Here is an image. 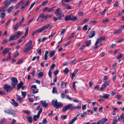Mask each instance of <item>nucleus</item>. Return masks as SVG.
<instances>
[{
  "mask_svg": "<svg viewBox=\"0 0 124 124\" xmlns=\"http://www.w3.org/2000/svg\"><path fill=\"white\" fill-rule=\"evenodd\" d=\"M39 17L42 18L41 20V22H43L44 21L46 20V19H45V14H40L39 16Z\"/></svg>",
  "mask_w": 124,
  "mask_h": 124,
  "instance_id": "obj_18",
  "label": "nucleus"
},
{
  "mask_svg": "<svg viewBox=\"0 0 124 124\" xmlns=\"http://www.w3.org/2000/svg\"><path fill=\"white\" fill-rule=\"evenodd\" d=\"M14 7V6L13 5H12L9 8L7 9V10L8 13H10L12 11Z\"/></svg>",
  "mask_w": 124,
  "mask_h": 124,
  "instance_id": "obj_20",
  "label": "nucleus"
},
{
  "mask_svg": "<svg viewBox=\"0 0 124 124\" xmlns=\"http://www.w3.org/2000/svg\"><path fill=\"white\" fill-rule=\"evenodd\" d=\"M110 95L108 94H104V98L105 99H108Z\"/></svg>",
  "mask_w": 124,
  "mask_h": 124,
  "instance_id": "obj_43",
  "label": "nucleus"
},
{
  "mask_svg": "<svg viewBox=\"0 0 124 124\" xmlns=\"http://www.w3.org/2000/svg\"><path fill=\"white\" fill-rule=\"evenodd\" d=\"M24 18L23 17L22 18L21 20L19 22V23H18L19 26H21V25L22 24L23 22L24 21Z\"/></svg>",
  "mask_w": 124,
  "mask_h": 124,
  "instance_id": "obj_46",
  "label": "nucleus"
},
{
  "mask_svg": "<svg viewBox=\"0 0 124 124\" xmlns=\"http://www.w3.org/2000/svg\"><path fill=\"white\" fill-rule=\"evenodd\" d=\"M106 87L108 86L109 85V82L107 81H105L103 84Z\"/></svg>",
  "mask_w": 124,
  "mask_h": 124,
  "instance_id": "obj_38",
  "label": "nucleus"
},
{
  "mask_svg": "<svg viewBox=\"0 0 124 124\" xmlns=\"http://www.w3.org/2000/svg\"><path fill=\"white\" fill-rule=\"evenodd\" d=\"M109 21V19L108 18H107L103 20V22L104 23H106L108 22Z\"/></svg>",
  "mask_w": 124,
  "mask_h": 124,
  "instance_id": "obj_64",
  "label": "nucleus"
},
{
  "mask_svg": "<svg viewBox=\"0 0 124 124\" xmlns=\"http://www.w3.org/2000/svg\"><path fill=\"white\" fill-rule=\"evenodd\" d=\"M15 36L14 35L10 36H9V41L10 42L12 41L15 39Z\"/></svg>",
  "mask_w": 124,
  "mask_h": 124,
  "instance_id": "obj_26",
  "label": "nucleus"
},
{
  "mask_svg": "<svg viewBox=\"0 0 124 124\" xmlns=\"http://www.w3.org/2000/svg\"><path fill=\"white\" fill-rule=\"evenodd\" d=\"M52 27V26H51L50 24H48L43 26H42L41 28H40L41 32L47 29L48 28L51 29Z\"/></svg>",
  "mask_w": 124,
  "mask_h": 124,
  "instance_id": "obj_10",
  "label": "nucleus"
},
{
  "mask_svg": "<svg viewBox=\"0 0 124 124\" xmlns=\"http://www.w3.org/2000/svg\"><path fill=\"white\" fill-rule=\"evenodd\" d=\"M66 6L65 8L69 10L71 9L72 8L68 4V5H67Z\"/></svg>",
  "mask_w": 124,
  "mask_h": 124,
  "instance_id": "obj_59",
  "label": "nucleus"
},
{
  "mask_svg": "<svg viewBox=\"0 0 124 124\" xmlns=\"http://www.w3.org/2000/svg\"><path fill=\"white\" fill-rule=\"evenodd\" d=\"M76 33V31H74L73 32V33H72V35L70 36L68 38L69 39H70L72 38L74 35H75V34Z\"/></svg>",
  "mask_w": 124,
  "mask_h": 124,
  "instance_id": "obj_42",
  "label": "nucleus"
},
{
  "mask_svg": "<svg viewBox=\"0 0 124 124\" xmlns=\"http://www.w3.org/2000/svg\"><path fill=\"white\" fill-rule=\"evenodd\" d=\"M117 122L118 121L116 119V118H115L113 120L112 124H116Z\"/></svg>",
  "mask_w": 124,
  "mask_h": 124,
  "instance_id": "obj_53",
  "label": "nucleus"
},
{
  "mask_svg": "<svg viewBox=\"0 0 124 124\" xmlns=\"http://www.w3.org/2000/svg\"><path fill=\"white\" fill-rule=\"evenodd\" d=\"M101 41L104 39H105V36H102L101 37L99 38H98Z\"/></svg>",
  "mask_w": 124,
  "mask_h": 124,
  "instance_id": "obj_49",
  "label": "nucleus"
},
{
  "mask_svg": "<svg viewBox=\"0 0 124 124\" xmlns=\"http://www.w3.org/2000/svg\"><path fill=\"white\" fill-rule=\"evenodd\" d=\"M122 31V30L121 29H119L116 31L114 33V34H116L117 35L119 33Z\"/></svg>",
  "mask_w": 124,
  "mask_h": 124,
  "instance_id": "obj_32",
  "label": "nucleus"
},
{
  "mask_svg": "<svg viewBox=\"0 0 124 124\" xmlns=\"http://www.w3.org/2000/svg\"><path fill=\"white\" fill-rule=\"evenodd\" d=\"M53 16L52 15H46L45 16V19H46L47 18H49L52 17Z\"/></svg>",
  "mask_w": 124,
  "mask_h": 124,
  "instance_id": "obj_44",
  "label": "nucleus"
},
{
  "mask_svg": "<svg viewBox=\"0 0 124 124\" xmlns=\"http://www.w3.org/2000/svg\"><path fill=\"white\" fill-rule=\"evenodd\" d=\"M47 123V122L45 118H44L43 120L42 123L44 124H46Z\"/></svg>",
  "mask_w": 124,
  "mask_h": 124,
  "instance_id": "obj_60",
  "label": "nucleus"
},
{
  "mask_svg": "<svg viewBox=\"0 0 124 124\" xmlns=\"http://www.w3.org/2000/svg\"><path fill=\"white\" fill-rule=\"evenodd\" d=\"M65 0H62V2L63 6H65L68 5V4L65 3Z\"/></svg>",
  "mask_w": 124,
  "mask_h": 124,
  "instance_id": "obj_50",
  "label": "nucleus"
},
{
  "mask_svg": "<svg viewBox=\"0 0 124 124\" xmlns=\"http://www.w3.org/2000/svg\"><path fill=\"white\" fill-rule=\"evenodd\" d=\"M58 101L56 99L53 100L52 101V104L55 107L57 104Z\"/></svg>",
  "mask_w": 124,
  "mask_h": 124,
  "instance_id": "obj_25",
  "label": "nucleus"
},
{
  "mask_svg": "<svg viewBox=\"0 0 124 124\" xmlns=\"http://www.w3.org/2000/svg\"><path fill=\"white\" fill-rule=\"evenodd\" d=\"M81 108V106H79L77 107H74L73 106V109H79Z\"/></svg>",
  "mask_w": 124,
  "mask_h": 124,
  "instance_id": "obj_54",
  "label": "nucleus"
},
{
  "mask_svg": "<svg viewBox=\"0 0 124 124\" xmlns=\"http://www.w3.org/2000/svg\"><path fill=\"white\" fill-rule=\"evenodd\" d=\"M63 106V104L61 102H59L57 103V104L56 105V106L55 107L56 109H58L60 108H61Z\"/></svg>",
  "mask_w": 124,
  "mask_h": 124,
  "instance_id": "obj_19",
  "label": "nucleus"
},
{
  "mask_svg": "<svg viewBox=\"0 0 124 124\" xmlns=\"http://www.w3.org/2000/svg\"><path fill=\"white\" fill-rule=\"evenodd\" d=\"M42 108L41 107L38 111L37 115H34L33 116V120L34 121H36L37 120V118H39L40 114L42 112Z\"/></svg>",
  "mask_w": 124,
  "mask_h": 124,
  "instance_id": "obj_9",
  "label": "nucleus"
},
{
  "mask_svg": "<svg viewBox=\"0 0 124 124\" xmlns=\"http://www.w3.org/2000/svg\"><path fill=\"white\" fill-rule=\"evenodd\" d=\"M55 8V7H54L50 8H49V12L54 11L55 10L54 9Z\"/></svg>",
  "mask_w": 124,
  "mask_h": 124,
  "instance_id": "obj_63",
  "label": "nucleus"
},
{
  "mask_svg": "<svg viewBox=\"0 0 124 124\" xmlns=\"http://www.w3.org/2000/svg\"><path fill=\"white\" fill-rule=\"evenodd\" d=\"M23 85V83L22 81H21L19 83L17 84V88L18 90H19L20 88Z\"/></svg>",
  "mask_w": 124,
  "mask_h": 124,
  "instance_id": "obj_16",
  "label": "nucleus"
},
{
  "mask_svg": "<svg viewBox=\"0 0 124 124\" xmlns=\"http://www.w3.org/2000/svg\"><path fill=\"white\" fill-rule=\"evenodd\" d=\"M11 101L13 102V103H12L11 102H10L13 105H14V106L15 107H16L17 106H18V103L17 102H16L15 101L14 99H12L11 100Z\"/></svg>",
  "mask_w": 124,
  "mask_h": 124,
  "instance_id": "obj_22",
  "label": "nucleus"
},
{
  "mask_svg": "<svg viewBox=\"0 0 124 124\" xmlns=\"http://www.w3.org/2000/svg\"><path fill=\"white\" fill-rule=\"evenodd\" d=\"M23 96V98L24 99L25 97L26 94V92H21Z\"/></svg>",
  "mask_w": 124,
  "mask_h": 124,
  "instance_id": "obj_34",
  "label": "nucleus"
},
{
  "mask_svg": "<svg viewBox=\"0 0 124 124\" xmlns=\"http://www.w3.org/2000/svg\"><path fill=\"white\" fill-rule=\"evenodd\" d=\"M72 14H70L69 15H67L64 18V20L66 21L68 20H71L72 21H74L78 19V18L76 16H71Z\"/></svg>",
  "mask_w": 124,
  "mask_h": 124,
  "instance_id": "obj_4",
  "label": "nucleus"
},
{
  "mask_svg": "<svg viewBox=\"0 0 124 124\" xmlns=\"http://www.w3.org/2000/svg\"><path fill=\"white\" fill-rule=\"evenodd\" d=\"M35 3V2H34L33 3H32L30 6V7L28 10V11H29L33 7Z\"/></svg>",
  "mask_w": 124,
  "mask_h": 124,
  "instance_id": "obj_57",
  "label": "nucleus"
},
{
  "mask_svg": "<svg viewBox=\"0 0 124 124\" xmlns=\"http://www.w3.org/2000/svg\"><path fill=\"white\" fill-rule=\"evenodd\" d=\"M73 109V105L72 104H69L67 105H65L62 109V110L63 112L69 109Z\"/></svg>",
  "mask_w": 124,
  "mask_h": 124,
  "instance_id": "obj_6",
  "label": "nucleus"
},
{
  "mask_svg": "<svg viewBox=\"0 0 124 124\" xmlns=\"http://www.w3.org/2000/svg\"><path fill=\"white\" fill-rule=\"evenodd\" d=\"M41 32V31L40 30V29H39L37 30H35L33 32L32 35L34 36L35 34H37L39 33L40 32Z\"/></svg>",
  "mask_w": 124,
  "mask_h": 124,
  "instance_id": "obj_23",
  "label": "nucleus"
},
{
  "mask_svg": "<svg viewBox=\"0 0 124 124\" xmlns=\"http://www.w3.org/2000/svg\"><path fill=\"white\" fill-rule=\"evenodd\" d=\"M10 49L8 48H6L4 50H3L2 51V53L3 55H5L6 54L8 53H8L9 52L8 51L9 50H10Z\"/></svg>",
  "mask_w": 124,
  "mask_h": 124,
  "instance_id": "obj_15",
  "label": "nucleus"
},
{
  "mask_svg": "<svg viewBox=\"0 0 124 124\" xmlns=\"http://www.w3.org/2000/svg\"><path fill=\"white\" fill-rule=\"evenodd\" d=\"M20 34L19 33L17 32H16L15 33V35H14V36H15V38H19L20 37Z\"/></svg>",
  "mask_w": 124,
  "mask_h": 124,
  "instance_id": "obj_37",
  "label": "nucleus"
},
{
  "mask_svg": "<svg viewBox=\"0 0 124 124\" xmlns=\"http://www.w3.org/2000/svg\"><path fill=\"white\" fill-rule=\"evenodd\" d=\"M5 15V14L3 12L1 13L0 15V16L1 19L3 18Z\"/></svg>",
  "mask_w": 124,
  "mask_h": 124,
  "instance_id": "obj_41",
  "label": "nucleus"
},
{
  "mask_svg": "<svg viewBox=\"0 0 124 124\" xmlns=\"http://www.w3.org/2000/svg\"><path fill=\"white\" fill-rule=\"evenodd\" d=\"M106 87L103 84L102 85V86L101 87L100 89L101 91H102V90Z\"/></svg>",
  "mask_w": 124,
  "mask_h": 124,
  "instance_id": "obj_48",
  "label": "nucleus"
},
{
  "mask_svg": "<svg viewBox=\"0 0 124 124\" xmlns=\"http://www.w3.org/2000/svg\"><path fill=\"white\" fill-rule=\"evenodd\" d=\"M5 118H3L1 120L0 124H4L5 121Z\"/></svg>",
  "mask_w": 124,
  "mask_h": 124,
  "instance_id": "obj_51",
  "label": "nucleus"
},
{
  "mask_svg": "<svg viewBox=\"0 0 124 124\" xmlns=\"http://www.w3.org/2000/svg\"><path fill=\"white\" fill-rule=\"evenodd\" d=\"M108 120V119L103 118L102 119L99 121L97 122L96 124H103Z\"/></svg>",
  "mask_w": 124,
  "mask_h": 124,
  "instance_id": "obj_12",
  "label": "nucleus"
},
{
  "mask_svg": "<svg viewBox=\"0 0 124 124\" xmlns=\"http://www.w3.org/2000/svg\"><path fill=\"white\" fill-rule=\"evenodd\" d=\"M4 3H5V6L4 7V8H6L11 3L10 2H8V1L5 0L4 1Z\"/></svg>",
  "mask_w": 124,
  "mask_h": 124,
  "instance_id": "obj_21",
  "label": "nucleus"
},
{
  "mask_svg": "<svg viewBox=\"0 0 124 124\" xmlns=\"http://www.w3.org/2000/svg\"><path fill=\"white\" fill-rule=\"evenodd\" d=\"M48 53L49 52L48 51H46L44 58V59L45 60H47V55L48 54Z\"/></svg>",
  "mask_w": 124,
  "mask_h": 124,
  "instance_id": "obj_28",
  "label": "nucleus"
},
{
  "mask_svg": "<svg viewBox=\"0 0 124 124\" xmlns=\"http://www.w3.org/2000/svg\"><path fill=\"white\" fill-rule=\"evenodd\" d=\"M61 8H59L56 9L55 12V13L57 16H59L57 18L54 17V19L53 21H56L58 19L61 20L62 19V18L63 17L65 14L64 12H62V11H61Z\"/></svg>",
  "mask_w": 124,
  "mask_h": 124,
  "instance_id": "obj_1",
  "label": "nucleus"
},
{
  "mask_svg": "<svg viewBox=\"0 0 124 124\" xmlns=\"http://www.w3.org/2000/svg\"><path fill=\"white\" fill-rule=\"evenodd\" d=\"M119 5L117 1H116L114 4V5L115 7L118 6Z\"/></svg>",
  "mask_w": 124,
  "mask_h": 124,
  "instance_id": "obj_61",
  "label": "nucleus"
},
{
  "mask_svg": "<svg viewBox=\"0 0 124 124\" xmlns=\"http://www.w3.org/2000/svg\"><path fill=\"white\" fill-rule=\"evenodd\" d=\"M48 74L49 76L51 78H52V72L51 71V69H50L49 70Z\"/></svg>",
  "mask_w": 124,
  "mask_h": 124,
  "instance_id": "obj_52",
  "label": "nucleus"
},
{
  "mask_svg": "<svg viewBox=\"0 0 124 124\" xmlns=\"http://www.w3.org/2000/svg\"><path fill=\"white\" fill-rule=\"evenodd\" d=\"M31 88L32 90L33 93H36L38 92V90L37 89L36 85H34L31 87Z\"/></svg>",
  "mask_w": 124,
  "mask_h": 124,
  "instance_id": "obj_11",
  "label": "nucleus"
},
{
  "mask_svg": "<svg viewBox=\"0 0 124 124\" xmlns=\"http://www.w3.org/2000/svg\"><path fill=\"white\" fill-rule=\"evenodd\" d=\"M48 1L47 0H46L42 3L41 4V5L44 6L48 3Z\"/></svg>",
  "mask_w": 124,
  "mask_h": 124,
  "instance_id": "obj_58",
  "label": "nucleus"
},
{
  "mask_svg": "<svg viewBox=\"0 0 124 124\" xmlns=\"http://www.w3.org/2000/svg\"><path fill=\"white\" fill-rule=\"evenodd\" d=\"M30 2V1L28 0L25 1L24 0H22L16 6V9H17L19 7H20L19 5H20V6L23 5L21 8V9H23L29 6Z\"/></svg>",
  "mask_w": 124,
  "mask_h": 124,
  "instance_id": "obj_2",
  "label": "nucleus"
},
{
  "mask_svg": "<svg viewBox=\"0 0 124 124\" xmlns=\"http://www.w3.org/2000/svg\"><path fill=\"white\" fill-rule=\"evenodd\" d=\"M10 80L12 86L14 88H15L18 82L17 79L15 77H13L11 78Z\"/></svg>",
  "mask_w": 124,
  "mask_h": 124,
  "instance_id": "obj_7",
  "label": "nucleus"
},
{
  "mask_svg": "<svg viewBox=\"0 0 124 124\" xmlns=\"http://www.w3.org/2000/svg\"><path fill=\"white\" fill-rule=\"evenodd\" d=\"M91 40H89L85 42L86 45L87 46H89L91 43Z\"/></svg>",
  "mask_w": 124,
  "mask_h": 124,
  "instance_id": "obj_31",
  "label": "nucleus"
},
{
  "mask_svg": "<svg viewBox=\"0 0 124 124\" xmlns=\"http://www.w3.org/2000/svg\"><path fill=\"white\" fill-rule=\"evenodd\" d=\"M16 96L17 99V101L20 104L22 103L23 101V97H21L20 95L17 94H16Z\"/></svg>",
  "mask_w": 124,
  "mask_h": 124,
  "instance_id": "obj_13",
  "label": "nucleus"
},
{
  "mask_svg": "<svg viewBox=\"0 0 124 124\" xmlns=\"http://www.w3.org/2000/svg\"><path fill=\"white\" fill-rule=\"evenodd\" d=\"M49 8L47 7H46L44 8H43L42 10L43 11H46L47 12H49Z\"/></svg>",
  "mask_w": 124,
  "mask_h": 124,
  "instance_id": "obj_33",
  "label": "nucleus"
},
{
  "mask_svg": "<svg viewBox=\"0 0 124 124\" xmlns=\"http://www.w3.org/2000/svg\"><path fill=\"white\" fill-rule=\"evenodd\" d=\"M78 69H76L74 71V72L72 73L71 75L72 76H73V77H75L76 75V74L77 73L78 71Z\"/></svg>",
  "mask_w": 124,
  "mask_h": 124,
  "instance_id": "obj_36",
  "label": "nucleus"
},
{
  "mask_svg": "<svg viewBox=\"0 0 124 124\" xmlns=\"http://www.w3.org/2000/svg\"><path fill=\"white\" fill-rule=\"evenodd\" d=\"M32 41L30 40L26 44L25 48L23 49V52H28L32 48L33 46L32 45Z\"/></svg>",
  "mask_w": 124,
  "mask_h": 124,
  "instance_id": "obj_3",
  "label": "nucleus"
},
{
  "mask_svg": "<svg viewBox=\"0 0 124 124\" xmlns=\"http://www.w3.org/2000/svg\"><path fill=\"white\" fill-rule=\"evenodd\" d=\"M40 102L42 104V105L43 107L46 108L48 104L46 103V101H41Z\"/></svg>",
  "mask_w": 124,
  "mask_h": 124,
  "instance_id": "obj_14",
  "label": "nucleus"
},
{
  "mask_svg": "<svg viewBox=\"0 0 124 124\" xmlns=\"http://www.w3.org/2000/svg\"><path fill=\"white\" fill-rule=\"evenodd\" d=\"M19 26V25L18 23H16L14 26L13 28L14 29L17 30L18 29V28L19 26Z\"/></svg>",
  "mask_w": 124,
  "mask_h": 124,
  "instance_id": "obj_47",
  "label": "nucleus"
},
{
  "mask_svg": "<svg viewBox=\"0 0 124 124\" xmlns=\"http://www.w3.org/2000/svg\"><path fill=\"white\" fill-rule=\"evenodd\" d=\"M123 55L122 54L118 55L116 58L118 59H121L123 57Z\"/></svg>",
  "mask_w": 124,
  "mask_h": 124,
  "instance_id": "obj_45",
  "label": "nucleus"
},
{
  "mask_svg": "<svg viewBox=\"0 0 124 124\" xmlns=\"http://www.w3.org/2000/svg\"><path fill=\"white\" fill-rule=\"evenodd\" d=\"M69 71V70H68V68H66L64 70V72L65 74H67Z\"/></svg>",
  "mask_w": 124,
  "mask_h": 124,
  "instance_id": "obj_56",
  "label": "nucleus"
},
{
  "mask_svg": "<svg viewBox=\"0 0 124 124\" xmlns=\"http://www.w3.org/2000/svg\"><path fill=\"white\" fill-rule=\"evenodd\" d=\"M23 61V58H21L17 62V64H19L22 62Z\"/></svg>",
  "mask_w": 124,
  "mask_h": 124,
  "instance_id": "obj_62",
  "label": "nucleus"
},
{
  "mask_svg": "<svg viewBox=\"0 0 124 124\" xmlns=\"http://www.w3.org/2000/svg\"><path fill=\"white\" fill-rule=\"evenodd\" d=\"M7 41L8 40H7V39H5L3 40L2 42L1 43L2 44H6L7 43Z\"/></svg>",
  "mask_w": 124,
  "mask_h": 124,
  "instance_id": "obj_55",
  "label": "nucleus"
},
{
  "mask_svg": "<svg viewBox=\"0 0 124 124\" xmlns=\"http://www.w3.org/2000/svg\"><path fill=\"white\" fill-rule=\"evenodd\" d=\"M55 53V51L54 50H53L51 51L49 54L50 57H53L54 56Z\"/></svg>",
  "mask_w": 124,
  "mask_h": 124,
  "instance_id": "obj_30",
  "label": "nucleus"
},
{
  "mask_svg": "<svg viewBox=\"0 0 124 124\" xmlns=\"http://www.w3.org/2000/svg\"><path fill=\"white\" fill-rule=\"evenodd\" d=\"M95 34V32L94 31H92L89 35V37L91 38L94 36Z\"/></svg>",
  "mask_w": 124,
  "mask_h": 124,
  "instance_id": "obj_24",
  "label": "nucleus"
},
{
  "mask_svg": "<svg viewBox=\"0 0 124 124\" xmlns=\"http://www.w3.org/2000/svg\"><path fill=\"white\" fill-rule=\"evenodd\" d=\"M43 72H40L38 74V77H40V78H41L43 76Z\"/></svg>",
  "mask_w": 124,
  "mask_h": 124,
  "instance_id": "obj_39",
  "label": "nucleus"
},
{
  "mask_svg": "<svg viewBox=\"0 0 124 124\" xmlns=\"http://www.w3.org/2000/svg\"><path fill=\"white\" fill-rule=\"evenodd\" d=\"M26 118L28 122L31 124L32 122V117L30 116H26Z\"/></svg>",
  "mask_w": 124,
  "mask_h": 124,
  "instance_id": "obj_17",
  "label": "nucleus"
},
{
  "mask_svg": "<svg viewBox=\"0 0 124 124\" xmlns=\"http://www.w3.org/2000/svg\"><path fill=\"white\" fill-rule=\"evenodd\" d=\"M124 118V113H122L121 115L118 117V120L119 121H121L122 119Z\"/></svg>",
  "mask_w": 124,
  "mask_h": 124,
  "instance_id": "obj_29",
  "label": "nucleus"
},
{
  "mask_svg": "<svg viewBox=\"0 0 124 124\" xmlns=\"http://www.w3.org/2000/svg\"><path fill=\"white\" fill-rule=\"evenodd\" d=\"M4 90L8 93H10L12 90L13 87L12 86L7 84H5L3 86Z\"/></svg>",
  "mask_w": 124,
  "mask_h": 124,
  "instance_id": "obj_5",
  "label": "nucleus"
},
{
  "mask_svg": "<svg viewBox=\"0 0 124 124\" xmlns=\"http://www.w3.org/2000/svg\"><path fill=\"white\" fill-rule=\"evenodd\" d=\"M11 54V53L10 52H8V56L7 57V59L6 60L7 61H8L11 59V57L10 56Z\"/></svg>",
  "mask_w": 124,
  "mask_h": 124,
  "instance_id": "obj_35",
  "label": "nucleus"
},
{
  "mask_svg": "<svg viewBox=\"0 0 124 124\" xmlns=\"http://www.w3.org/2000/svg\"><path fill=\"white\" fill-rule=\"evenodd\" d=\"M77 119V118L76 117H75L69 122L68 124H73Z\"/></svg>",
  "mask_w": 124,
  "mask_h": 124,
  "instance_id": "obj_27",
  "label": "nucleus"
},
{
  "mask_svg": "<svg viewBox=\"0 0 124 124\" xmlns=\"http://www.w3.org/2000/svg\"><path fill=\"white\" fill-rule=\"evenodd\" d=\"M52 92L54 93H57V92L56 89L55 87H53L52 90Z\"/></svg>",
  "mask_w": 124,
  "mask_h": 124,
  "instance_id": "obj_40",
  "label": "nucleus"
},
{
  "mask_svg": "<svg viewBox=\"0 0 124 124\" xmlns=\"http://www.w3.org/2000/svg\"><path fill=\"white\" fill-rule=\"evenodd\" d=\"M4 111L6 113L13 116L15 115L16 114V111L15 110L12 109L5 110Z\"/></svg>",
  "mask_w": 124,
  "mask_h": 124,
  "instance_id": "obj_8",
  "label": "nucleus"
}]
</instances>
